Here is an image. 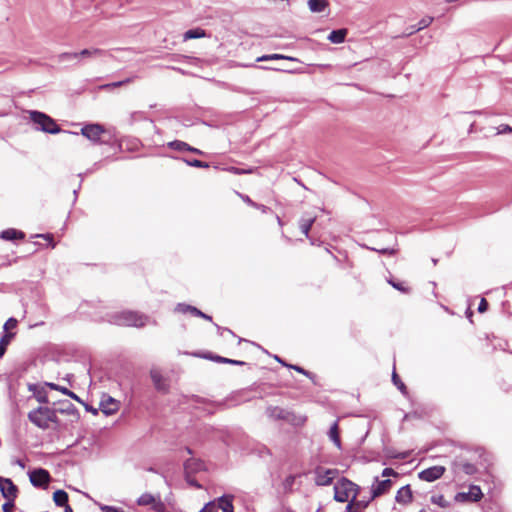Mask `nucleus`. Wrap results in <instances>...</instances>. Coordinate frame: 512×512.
I'll use <instances>...</instances> for the list:
<instances>
[{
  "label": "nucleus",
  "instance_id": "e2e57ef3",
  "mask_svg": "<svg viewBox=\"0 0 512 512\" xmlns=\"http://www.w3.org/2000/svg\"><path fill=\"white\" fill-rule=\"evenodd\" d=\"M75 410H76V409H75V407H74L72 404H70L69 408H67L66 410H60V411H61L62 413H64V412L72 413V412H74Z\"/></svg>",
  "mask_w": 512,
  "mask_h": 512
},
{
  "label": "nucleus",
  "instance_id": "c9c22d12",
  "mask_svg": "<svg viewBox=\"0 0 512 512\" xmlns=\"http://www.w3.org/2000/svg\"><path fill=\"white\" fill-rule=\"evenodd\" d=\"M388 283L395 289L401 291L402 293H408L409 292V288L406 287L403 283L401 282H395L393 280H389Z\"/></svg>",
  "mask_w": 512,
  "mask_h": 512
},
{
  "label": "nucleus",
  "instance_id": "ea45409f",
  "mask_svg": "<svg viewBox=\"0 0 512 512\" xmlns=\"http://www.w3.org/2000/svg\"><path fill=\"white\" fill-rule=\"evenodd\" d=\"M17 323H18V322H17V320H16L15 318H9V319L5 322L4 327H3V328H4V330H5V332H8V330H10V329H14V328H16Z\"/></svg>",
  "mask_w": 512,
  "mask_h": 512
},
{
  "label": "nucleus",
  "instance_id": "20e7f679",
  "mask_svg": "<svg viewBox=\"0 0 512 512\" xmlns=\"http://www.w3.org/2000/svg\"><path fill=\"white\" fill-rule=\"evenodd\" d=\"M30 120L35 124L36 129L49 134H57L61 128L50 116L39 111L29 112Z\"/></svg>",
  "mask_w": 512,
  "mask_h": 512
},
{
  "label": "nucleus",
  "instance_id": "052dcab7",
  "mask_svg": "<svg viewBox=\"0 0 512 512\" xmlns=\"http://www.w3.org/2000/svg\"><path fill=\"white\" fill-rule=\"evenodd\" d=\"M255 208L261 210L263 213H266L267 210L269 209L268 207H266L265 205H261V204H257V206H254Z\"/></svg>",
  "mask_w": 512,
  "mask_h": 512
},
{
  "label": "nucleus",
  "instance_id": "9d476101",
  "mask_svg": "<svg viewBox=\"0 0 512 512\" xmlns=\"http://www.w3.org/2000/svg\"><path fill=\"white\" fill-rule=\"evenodd\" d=\"M445 472V468L443 466H432L427 469L422 470L418 477L421 480L427 481V482H433L443 476Z\"/></svg>",
  "mask_w": 512,
  "mask_h": 512
},
{
  "label": "nucleus",
  "instance_id": "4c0bfd02",
  "mask_svg": "<svg viewBox=\"0 0 512 512\" xmlns=\"http://www.w3.org/2000/svg\"><path fill=\"white\" fill-rule=\"evenodd\" d=\"M145 114L141 111H134L130 114V122L133 123L135 121H141L144 120Z\"/></svg>",
  "mask_w": 512,
  "mask_h": 512
},
{
  "label": "nucleus",
  "instance_id": "bf43d9fd",
  "mask_svg": "<svg viewBox=\"0 0 512 512\" xmlns=\"http://www.w3.org/2000/svg\"><path fill=\"white\" fill-rule=\"evenodd\" d=\"M269 60H271V58H270V54H268V55H263V56H261V57H258V58H257V61H258V62H261V61H269Z\"/></svg>",
  "mask_w": 512,
  "mask_h": 512
},
{
  "label": "nucleus",
  "instance_id": "a878e982",
  "mask_svg": "<svg viewBox=\"0 0 512 512\" xmlns=\"http://www.w3.org/2000/svg\"><path fill=\"white\" fill-rule=\"evenodd\" d=\"M15 333L5 332L0 339V358H2L6 352L7 346L10 344L12 339L14 338Z\"/></svg>",
  "mask_w": 512,
  "mask_h": 512
},
{
  "label": "nucleus",
  "instance_id": "4d7b16f0",
  "mask_svg": "<svg viewBox=\"0 0 512 512\" xmlns=\"http://www.w3.org/2000/svg\"><path fill=\"white\" fill-rule=\"evenodd\" d=\"M242 199L252 207L257 206V203L253 202L249 196H243Z\"/></svg>",
  "mask_w": 512,
  "mask_h": 512
},
{
  "label": "nucleus",
  "instance_id": "0eeeda50",
  "mask_svg": "<svg viewBox=\"0 0 512 512\" xmlns=\"http://www.w3.org/2000/svg\"><path fill=\"white\" fill-rule=\"evenodd\" d=\"M30 482L34 487L44 488L50 481V474L43 468H38L30 472Z\"/></svg>",
  "mask_w": 512,
  "mask_h": 512
},
{
  "label": "nucleus",
  "instance_id": "c85d7f7f",
  "mask_svg": "<svg viewBox=\"0 0 512 512\" xmlns=\"http://www.w3.org/2000/svg\"><path fill=\"white\" fill-rule=\"evenodd\" d=\"M167 146L173 150L184 152L190 149V145L184 141L174 140L167 143Z\"/></svg>",
  "mask_w": 512,
  "mask_h": 512
},
{
  "label": "nucleus",
  "instance_id": "680f3d73",
  "mask_svg": "<svg viewBox=\"0 0 512 512\" xmlns=\"http://www.w3.org/2000/svg\"><path fill=\"white\" fill-rule=\"evenodd\" d=\"M187 151L195 153V154H200V155L203 154V152L201 150H199L195 147H192V146H190V149H188Z\"/></svg>",
  "mask_w": 512,
  "mask_h": 512
},
{
  "label": "nucleus",
  "instance_id": "58836bf2",
  "mask_svg": "<svg viewBox=\"0 0 512 512\" xmlns=\"http://www.w3.org/2000/svg\"><path fill=\"white\" fill-rule=\"evenodd\" d=\"M433 22V17H424L422 18L418 23V29L422 30L426 27H428Z\"/></svg>",
  "mask_w": 512,
  "mask_h": 512
},
{
  "label": "nucleus",
  "instance_id": "dca6fc26",
  "mask_svg": "<svg viewBox=\"0 0 512 512\" xmlns=\"http://www.w3.org/2000/svg\"><path fill=\"white\" fill-rule=\"evenodd\" d=\"M396 502L399 504H408L412 501V491L409 485L401 487L395 497Z\"/></svg>",
  "mask_w": 512,
  "mask_h": 512
},
{
  "label": "nucleus",
  "instance_id": "a211bd4d",
  "mask_svg": "<svg viewBox=\"0 0 512 512\" xmlns=\"http://www.w3.org/2000/svg\"><path fill=\"white\" fill-rule=\"evenodd\" d=\"M0 237L6 241H14L24 239L25 234L22 231L16 230L14 228H9L2 231Z\"/></svg>",
  "mask_w": 512,
  "mask_h": 512
},
{
  "label": "nucleus",
  "instance_id": "423d86ee",
  "mask_svg": "<svg viewBox=\"0 0 512 512\" xmlns=\"http://www.w3.org/2000/svg\"><path fill=\"white\" fill-rule=\"evenodd\" d=\"M104 127L100 124H86L81 129V134L93 143H99Z\"/></svg>",
  "mask_w": 512,
  "mask_h": 512
},
{
  "label": "nucleus",
  "instance_id": "72a5a7b5",
  "mask_svg": "<svg viewBox=\"0 0 512 512\" xmlns=\"http://www.w3.org/2000/svg\"><path fill=\"white\" fill-rule=\"evenodd\" d=\"M271 60H288L293 62H299V59L292 56H286L283 54H270Z\"/></svg>",
  "mask_w": 512,
  "mask_h": 512
},
{
  "label": "nucleus",
  "instance_id": "a18cd8bd",
  "mask_svg": "<svg viewBox=\"0 0 512 512\" xmlns=\"http://www.w3.org/2000/svg\"><path fill=\"white\" fill-rule=\"evenodd\" d=\"M192 315L197 316V317H201V318H203V319H205V320H208V321H211V320H212L211 316H209V315H207V314L203 313L202 311H200V310H199L198 308H196V307H195V308H193V313H192Z\"/></svg>",
  "mask_w": 512,
  "mask_h": 512
},
{
  "label": "nucleus",
  "instance_id": "69168bd1",
  "mask_svg": "<svg viewBox=\"0 0 512 512\" xmlns=\"http://www.w3.org/2000/svg\"><path fill=\"white\" fill-rule=\"evenodd\" d=\"M64 512H73V510H72V508H71V506H70V505H66V506L64 507Z\"/></svg>",
  "mask_w": 512,
  "mask_h": 512
},
{
  "label": "nucleus",
  "instance_id": "39448f33",
  "mask_svg": "<svg viewBox=\"0 0 512 512\" xmlns=\"http://www.w3.org/2000/svg\"><path fill=\"white\" fill-rule=\"evenodd\" d=\"M315 483L318 486L330 485L334 478L337 476L338 471L336 469H324L318 467L315 469Z\"/></svg>",
  "mask_w": 512,
  "mask_h": 512
},
{
  "label": "nucleus",
  "instance_id": "2f4dec72",
  "mask_svg": "<svg viewBox=\"0 0 512 512\" xmlns=\"http://www.w3.org/2000/svg\"><path fill=\"white\" fill-rule=\"evenodd\" d=\"M183 161L188 165V166H191V167H197V168H208L209 167V164L206 163V162H202L200 160H197V159H192V160H189V159H183Z\"/></svg>",
  "mask_w": 512,
  "mask_h": 512
},
{
  "label": "nucleus",
  "instance_id": "5fc2aeb1",
  "mask_svg": "<svg viewBox=\"0 0 512 512\" xmlns=\"http://www.w3.org/2000/svg\"><path fill=\"white\" fill-rule=\"evenodd\" d=\"M420 31V29H418V26H411L409 28V31L407 33H405V36H409V35H412L416 32Z\"/></svg>",
  "mask_w": 512,
  "mask_h": 512
},
{
  "label": "nucleus",
  "instance_id": "338daca9",
  "mask_svg": "<svg viewBox=\"0 0 512 512\" xmlns=\"http://www.w3.org/2000/svg\"><path fill=\"white\" fill-rule=\"evenodd\" d=\"M16 463H17L20 467L24 468V463H23L21 460H17V461H16Z\"/></svg>",
  "mask_w": 512,
  "mask_h": 512
},
{
  "label": "nucleus",
  "instance_id": "412c9836",
  "mask_svg": "<svg viewBox=\"0 0 512 512\" xmlns=\"http://www.w3.org/2000/svg\"><path fill=\"white\" fill-rule=\"evenodd\" d=\"M316 220V217H307V216H303L301 217V219L299 220V228L301 230V232L308 238L309 237V231L313 225V223L315 222Z\"/></svg>",
  "mask_w": 512,
  "mask_h": 512
},
{
  "label": "nucleus",
  "instance_id": "f257e3e1",
  "mask_svg": "<svg viewBox=\"0 0 512 512\" xmlns=\"http://www.w3.org/2000/svg\"><path fill=\"white\" fill-rule=\"evenodd\" d=\"M28 419L36 427L46 430L50 427V423L59 424L57 411L47 406H39L28 413Z\"/></svg>",
  "mask_w": 512,
  "mask_h": 512
},
{
  "label": "nucleus",
  "instance_id": "4be33fe9",
  "mask_svg": "<svg viewBox=\"0 0 512 512\" xmlns=\"http://www.w3.org/2000/svg\"><path fill=\"white\" fill-rule=\"evenodd\" d=\"M327 6V0H308V7L313 13L323 12Z\"/></svg>",
  "mask_w": 512,
  "mask_h": 512
},
{
  "label": "nucleus",
  "instance_id": "f03ea898",
  "mask_svg": "<svg viewBox=\"0 0 512 512\" xmlns=\"http://www.w3.org/2000/svg\"><path fill=\"white\" fill-rule=\"evenodd\" d=\"M148 317L134 311H121L111 315L110 322L119 326L143 327Z\"/></svg>",
  "mask_w": 512,
  "mask_h": 512
},
{
  "label": "nucleus",
  "instance_id": "5701e85b",
  "mask_svg": "<svg viewBox=\"0 0 512 512\" xmlns=\"http://www.w3.org/2000/svg\"><path fill=\"white\" fill-rule=\"evenodd\" d=\"M346 34H347V31L346 29H338V30H333L329 35H328V40L332 43H335V44H340L342 42H344L345 40V37H346Z\"/></svg>",
  "mask_w": 512,
  "mask_h": 512
},
{
  "label": "nucleus",
  "instance_id": "c756f323",
  "mask_svg": "<svg viewBox=\"0 0 512 512\" xmlns=\"http://www.w3.org/2000/svg\"><path fill=\"white\" fill-rule=\"evenodd\" d=\"M76 60L79 62L78 52H64L57 56L58 63Z\"/></svg>",
  "mask_w": 512,
  "mask_h": 512
},
{
  "label": "nucleus",
  "instance_id": "393cba45",
  "mask_svg": "<svg viewBox=\"0 0 512 512\" xmlns=\"http://www.w3.org/2000/svg\"><path fill=\"white\" fill-rule=\"evenodd\" d=\"M203 357L213 360L215 362H219V363H227V364H232V365H244L245 364V362H243V361L229 359V358H225V357L218 356V355L208 354V355H204Z\"/></svg>",
  "mask_w": 512,
  "mask_h": 512
},
{
  "label": "nucleus",
  "instance_id": "0e129e2a",
  "mask_svg": "<svg viewBox=\"0 0 512 512\" xmlns=\"http://www.w3.org/2000/svg\"><path fill=\"white\" fill-rule=\"evenodd\" d=\"M344 512H352V501L348 503Z\"/></svg>",
  "mask_w": 512,
  "mask_h": 512
},
{
  "label": "nucleus",
  "instance_id": "de8ad7c7",
  "mask_svg": "<svg viewBox=\"0 0 512 512\" xmlns=\"http://www.w3.org/2000/svg\"><path fill=\"white\" fill-rule=\"evenodd\" d=\"M14 509V501L8 500L6 503L2 505L3 512H13Z\"/></svg>",
  "mask_w": 512,
  "mask_h": 512
},
{
  "label": "nucleus",
  "instance_id": "79ce46f5",
  "mask_svg": "<svg viewBox=\"0 0 512 512\" xmlns=\"http://www.w3.org/2000/svg\"><path fill=\"white\" fill-rule=\"evenodd\" d=\"M217 509L215 501L208 502L199 512H215Z\"/></svg>",
  "mask_w": 512,
  "mask_h": 512
},
{
  "label": "nucleus",
  "instance_id": "b1692460",
  "mask_svg": "<svg viewBox=\"0 0 512 512\" xmlns=\"http://www.w3.org/2000/svg\"><path fill=\"white\" fill-rule=\"evenodd\" d=\"M53 501L57 506L65 507L68 504V494L64 490H57L53 494Z\"/></svg>",
  "mask_w": 512,
  "mask_h": 512
},
{
  "label": "nucleus",
  "instance_id": "e433bc0d",
  "mask_svg": "<svg viewBox=\"0 0 512 512\" xmlns=\"http://www.w3.org/2000/svg\"><path fill=\"white\" fill-rule=\"evenodd\" d=\"M392 381L402 393L406 392V386L401 382V380L399 379L398 375L395 372H393L392 374Z\"/></svg>",
  "mask_w": 512,
  "mask_h": 512
},
{
  "label": "nucleus",
  "instance_id": "6e6552de",
  "mask_svg": "<svg viewBox=\"0 0 512 512\" xmlns=\"http://www.w3.org/2000/svg\"><path fill=\"white\" fill-rule=\"evenodd\" d=\"M0 491L5 499L14 501L17 497L18 488L11 479L0 477Z\"/></svg>",
  "mask_w": 512,
  "mask_h": 512
},
{
  "label": "nucleus",
  "instance_id": "8fccbe9b",
  "mask_svg": "<svg viewBox=\"0 0 512 512\" xmlns=\"http://www.w3.org/2000/svg\"><path fill=\"white\" fill-rule=\"evenodd\" d=\"M289 367H290V368H292V369H294V370H296V371H297V372H299V373H302V374H304V375L308 376V377H310V375H311V373H310V372H308V371L304 370V369H303L302 367H300V366L290 365Z\"/></svg>",
  "mask_w": 512,
  "mask_h": 512
},
{
  "label": "nucleus",
  "instance_id": "a19ab883",
  "mask_svg": "<svg viewBox=\"0 0 512 512\" xmlns=\"http://www.w3.org/2000/svg\"><path fill=\"white\" fill-rule=\"evenodd\" d=\"M296 477L294 475H289L285 478L283 485L285 489H291L294 485Z\"/></svg>",
  "mask_w": 512,
  "mask_h": 512
},
{
  "label": "nucleus",
  "instance_id": "1a4fd4ad",
  "mask_svg": "<svg viewBox=\"0 0 512 512\" xmlns=\"http://www.w3.org/2000/svg\"><path fill=\"white\" fill-rule=\"evenodd\" d=\"M392 485L393 482L391 479L379 480L378 477H375L371 487L372 499L387 493L391 489Z\"/></svg>",
  "mask_w": 512,
  "mask_h": 512
},
{
  "label": "nucleus",
  "instance_id": "37998d69",
  "mask_svg": "<svg viewBox=\"0 0 512 512\" xmlns=\"http://www.w3.org/2000/svg\"><path fill=\"white\" fill-rule=\"evenodd\" d=\"M381 476L385 479H389V477L391 476H394V477H397L398 476V473L393 470L392 468H385L383 471H382V474Z\"/></svg>",
  "mask_w": 512,
  "mask_h": 512
},
{
  "label": "nucleus",
  "instance_id": "774afa93",
  "mask_svg": "<svg viewBox=\"0 0 512 512\" xmlns=\"http://www.w3.org/2000/svg\"><path fill=\"white\" fill-rule=\"evenodd\" d=\"M233 172L236 174L242 173L238 168H232Z\"/></svg>",
  "mask_w": 512,
  "mask_h": 512
},
{
  "label": "nucleus",
  "instance_id": "09e8293b",
  "mask_svg": "<svg viewBox=\"0 0 512 512\" xmlns=\"http://www.w3.org/2000/svg\"><path fill=\"white\" fill-rule=\"evenodd\" d=\"M487 308H488V303H487V301L484 298H482L480 303H479V305H478V311L480 313H483V312H485L487 310Z\"/></svg>",
  "mask_w": 512,
  "mask_h": 512
},
{
  "label": "nucleus",
  "instance_id": "f8f14e48",
  "mask_svg": "<svg viewBox=\"0 0 512 512\" xmlns=\"http://www.w3.org/2000/svg\"><path fill=\"white\" fill-rule=\"evenodd\" d=\"M266 415L273 420H291V413L278 406H269L266 409Z\"/></svg>",
  "mask_w": 512,
  "mask_h": 512
},
{
  "label": "nucleus",
  "instance_id": "13d9d810",
  "mask_svg": "<svg viewBox=\"0 0 512 512\" xmlns=\"http://www.w3.org/2000/svg\"><path fill=\"white\" fill-rule=\"evenodd\" d=\"M37 401L40 402V403H43V404H46L48 403V398L47 396H37Z\"/></svg>",
  "mask_w": 512,
  "mask_h": 512
},
{
  "label": "nucleus",
  "instance_id": "2eb2a0df",
  "mask_svg": "<svg viewBox=\"0 0 512 512\" xmlns=\"http://www.w3.org/2000/svg\"><path fill=\"white\" fill-rule=\"evenodd\" d=\"M233 495H222L217 499L216 507L223 512H234Z\"/></svg>",
  "mask_w": 512,
  "mask_h": 512
},
{
  "label": "nucleus",
  "instance_id": "6ab92c4d",
  "mask_svg": "<svg viewBox=\"0 0 512 512\" xmlns=\"http://www.w3.org/2000/svg\"><path fill=\"white\" fill-rule=\"evenodd\" d=\"M104 55V51L98 48L83 49L78 52L79 62L84 59H92L101 57Z\"/></svg>",
  "mask_w": 512,
  "mask_h": 512
},
{
  "label": "nucleus",
  "instance_id": "aec40b11",
  "mask_svg": "<svg viewBox=\"0 0 512 512\" xmlns=\"http://www.w3.org/2000/svg\"><path fill=\"white\" fill-rule=\"evenodd\" d=\"M328 437L329 439L334 443V445L339 449L341 450L342 448V445H341V440H340V436H339V428H338V422H334L329 431H328Z\"/></svg>",
  "mask_w": 512,
  "mask_h": 512
},
{
  "label": "nucleus",
  "instance_id": "3c124183",
  "mask_svg": "<svg viewBox=\"0 0 512 512\" xmlns=\"http://www.w3.org/2000/svg\"><path fill=\"white\" fill-rule=\"evenodd\" d=\"M37 237H42L46 240L49 241V243L51 244V247L54 248L55 247V243L53 242V236L52 234H40V235H37Z\"/></svg>",
  "mask_w": 512,
  "mask_h": 512
},
{
  "label": "nucleus",
  "instance_id": "cd10ccee",
  "mask_svg": "<svg viewBox=\"0 0 512 512\" xmlns=\"http://www.w3.org/2000/svg\"><path fill=\"white\" fill-rule=\"evenodd\" d=\"M48 386L51 388V389H54V390H57V391H60L61 393L69 396L70 398L82 403V401L80 400V398L72 391H70L69 389H67L66 387H63V386H60V385H57V384H54V383H49Z\"/></svg>",
  "mask_w": 512,
  "mask_h": 512
},
{
  "label": "nucleus",
  "instance_id": "603ef678",
  "mask_svg": "<svg viewBox=\"0 0 512 512\" xmlns=\"http://www.w3.org/2000/svg\"><path fill=\"white\" fill-rule=\"evenodd\" d=\"M186 477V481L191 485V486H194V487H197V488H200L201 485L198 484L192 477L191 475H185Z\"/></svg>",
  "mask_w": 512,
  "mask_h": 512
},
{
  "label": "nucleus",
  "instance_id": "7ed1b4c3",
  "mask_svg": "<svg viewBox=\"0 0 512 512\" xmlns=\"http://www.w3.org/2000/svg\"><path fill=\"white\" fill-rule=\"evenodd\" d=\"M358 486L352 481L342 478L334 485V499L337 502L344 503L349 500L353 502L357 497Z\"/></svg>",
  "mask_w": 512,
  "mask_h": 512
},
{
  "label": "nucleus",
  "instance_id": "473e14b6",
  "mask_svg": "<svg viewBox=\"0 0 512 512\" xmlns=\"http://www.w3.org/2000/svg\"><path fill=\"white\" fill-rule=\"evenodd\" d=\"M431 502L433 504H436L442 508H445L448 506V503L447 501L445 500L444 496L443 495H433L431 497Z\"/></svg>",
  "mask_w": 512,
  "mask_h": 512
},
{
  "label": "nucleus",
  "instance_id": "49530a36",
  "mask_svg": "<svg viewBox=\"0 0 512 512\" xmlns=\"http://www.w3.org/2000/svg\"><path fill=\"white\" fill-rule=\"evenodd\" d=\"M100 509L103 512H124L122 509H119V508L114 507V506H109V505H103V506L100 507Z\"/></svg>",
  "mask_w": 512,
  "mask_h": 512
},
{
  "label": "nucleus",
  "instance_id": "ddd939ff",
  "mask_svg": "<svg viewBox=\"0 0 512 512\" xmlns=\"http://www.w3.org/2000/svg\"><path fill=\"white\" fill-rule=\"evenodd\" d=\"M100 409L105 415H112L119 409V402L110 396H105L100 402Z\"/></svg>",
  "mask_w": 512,
  "mask_h": 512
},
{
  "label": "nucleus",
  "instance_id": "864d4df0",
  "mask_svg": "<svg viewBox=\"0 0 512 512\" xmlns=\"http://www.w3.org/2000/svg\"><path fill=\"white\" fill-rule=\"evenodd\" d=\"M396 251H397V250H396V249H394V248H385V249H381V250H379V252H380L381 254H390V255H394V254L396 253Z\"/></svg>",
  "mask_w": 512,
  "mask_h": 512
},
{
  "label": "nucleus",
  "instance_id": "f3484780",
  "mask_svg": "<svg viewBox=\"0 0 512 512\" xmlns=\"http://www.w3.org/2000/svg\"><path fill=\"white\" fill-rule=\"evenodd\" d=\"M204 468V463L198 459L190 458L184 463L185 475H191Z\"/></svg>",
  "mask_w": 512,
  "mask_h": 512
},
{
  "label": "nucleus",
  "instance_id": "bb28decb",
  "mask_svg": "<svg viewBox=\"0 0 512 512\" xmlns=\"http://www.w3.org/2000/svg\"><path fill=\"white\" fill-rule=\"evenodd\" d=\"M157 499L150 493H144L137 499V504L140 506H153Z\"/></svg>",
  "mask_w": 512,
  "mask_h": 512
},
{
  "label": "nucleus",
  "instance_id": "f704fd0d",
  "mask_svg": "<svg viewBox=\"0 0 512 512\" xmlns=\"http://www.w3.org/2000/svg\"><path fill=\"white\" fill-rule=\"evenodd\" d=\"M193 308H195V307L191 306V305L184 304V303H179V304H177L175 311L180 312V313L190 312L192 314Z\"/></svg>",
  "mask_w": 512,
  "mask_h": 512
},
{
  "label": "nucleus",
  "instance_id": "c03bdc74",
  "mask_svg": "<svg viewBox=\"0 0 512 512\" xmlns=\"http://www.w3.org/2000/svg\"><path fill=\"white\" fill-rule=\"evenodd\" d=\"M512 132V127L509 126L508 124H501L497 127V134H506V133H511Z\"/></svg>",
  "mask_w": 512,
  "mask_h": 512
},
{
  "label": "nucleus",
  "instance_id": "7c9ffc66",
  "mask_svg": "<svg viewBox=\"0 0 512 512\" xmlns=\"http://www.w3.org/2000/svg\"><path fill=\"white\" fill-rule=\"evenodd\" d=\"M205 35L204 30L202 29H190L185 32L184 38L185 39H198Z\"/></svg>",
  "mask_w": 512,
  "mask_h": 512
},
{
  "label": "nucleus",
  "instance_id": "9b49d317",
  "mask_svg": "<svg viewBox=\"0 0 512 512\" xmlns=\"http://www.w3.org/2000/svg\"><path fill=\"white\" fill-rule=\"evenodd\" d=\"M483 494L479 486L472 485L468 492L458 493L455 497L457 501L477 502L482 498Z\"/></svg>",
  "mask_w": 512,
  "mask_h": 512
},
{
  "label": "nucleus",
  "instance_id": "4468645a",
  "mask_svg": "<svg viewBox=\"0 0 512 512\" xmlns=\"http://www.w3.org/2000/svg\"><path fill=\"white\" fill-rule=\"evenodd\" d=\"M151 379L155 388L160 392H167L169 385L167 380L162 376L158 369H152L150 372Z\"/></svg>",
  "mask_w": 512,
  "mask_h": 512
},
{
  "label": "nucleus",
  "instance_id": "6e6d98bb",
  "mask_svg": "<svg viewBox=\"0 0 512 512\" xmlns=\"http://www.w3.org/2000/svg\"><path fill=\"white\" fill-rule=\"evenodd\" d=\"M464 470L466 473L471 474L474 471V466L472 464H465Z\"/></svg>",
  "mask_w": 512,
  "mask_h": 512
}]
</instances>
